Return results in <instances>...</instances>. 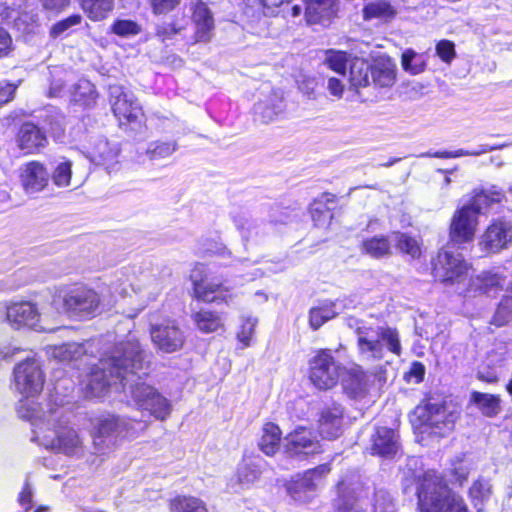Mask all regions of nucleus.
<instances>
[{
    "instance_id": "obj_1",
    "label": "nucleus",
    "mask_w": 512,
    "mask_h": 512,
    "mask_svg": "<svg viewBox=\"0 0 512 512\" xmlns=\"http://www.w3.org/2000/svg\"><path fill=\"white\" fill-rule=\"evenodd\" d=\"M148 368L149 354L135 335L129 334L92 367L87 383L90 396L102 397L110 386L121 385L140 410L164 421L170 416L172 405L154 387L141 381Z\"/></svg>"
},
{
    "instance_id": "obj_2",
    "label": "nucleus",
    "mask_w": 512,
    "mask_h": 512,
    "mask_svg": "<svg viewBox=\"0 0 512 512\" xmlns=\"http://www.w3.org/2000/svg\"><path fill=\"white\" fill-rule=\"evenodd\" d=\"M359 359L369 365L385 360L388 354L400 356L402 347L399 332L387 325L360 326L356 329Z\"/></svg>"
},
{
    "instance_id": "obj_3",
    "label": "nucleus",
    "mask_w": 512,
    "mask_h": 512,
    "mask_svg": "<svg viewBox=\"0 0 512 512\" xmlns=\"http://www.w3.org/2000/svg\"><path fill=\"white\" fill-rule=\"evenodd\" d=\"M31 402L23 403L19 408V416L30 421L47 422L48 426L54 429V437L46 439L44 445L47 448L66 455L79 456L83 453V443L77 432L70 427H64L60 424V418L63 416V408L51 407L49 410L39 414L38 409Z\"/></svg>"
},
{
    "instance_id": "obj_4",
    "label": "nucleus",
    "mask_w": 512,
    "mask_h": 512,
    "mask_svg": "<svg viewBox=\"0 0 512 512\" xmlns=\"http://www.w3.org/2000/svg\"><path fill=\"white\" fill-rule=\"evenodd\" d=\"M417 497L420 512H466L463 499L434 470L426 471L419 478Z\"/></svg>"
},
{
    "instance_id": "obj_5",
    "label": "nucleus",
    "mask_w": 512,
    "mask_h": 512,
    "mask_svg": "<svg viewBox=\"0 0 512 512\" xmlns=\"http://www.w3.org/2000/svg\"><path fill=\"white\" fill-rule=\"evenodd\" d=\"M56 297L61 300L64 313L72 319L88 320L100 313V294L85 284L64 286L58 290Z\"/></svg>"
},
{
    "instance_id": "obj_6",
    "label": "nucleus",
    "mask_w": 512,
    "mask_h": 512,
    "mask_svg": "<svg viewBox=\"0 0 512 512\" xmlns=\"http://www.w3.org/2000/svg\"><path fill=\"white\" fill-rule=\"evenodd\" d=\"M147 428V422L110 415L101 418L93 435L95 453L104 454L114 447L118 440L138 436Z\"/></svg>"
},
{
    "instance_id": "obj_7",
    "label": "nucleus",
    "mask_w": 512,
    "mask_h": 512,
    "mask_svg": "<svg viewBox=\"0 0 512 512\" xmlns=\"http://www.w3.org/2000/svg\"><path fill=\"white\" fill-rule=\"evenodd\" d=\"M14 380L16 389L26 396L25 400L20 401L18 408H20L23 403L29 401L38 409L39 414L43 413L45 410H43L38 403L29 399L30 397L38 395L43 389L44 375L39 361L34 357H28L20 362L14 368ZM17 411L19 412V409H17Z\"/></svg>"
},
{
    "instance_id": "obj_8",
    "label": "nucleus",
    "mask_w": 512,
    "mask_h": 512,
    "mask_svg": "<svg viewBox=\"0 0 512 512\" xmlns=\"http://www.w3.org/2000/svg\"><path fill=\"white\" fill-rule=\"evenodd\" d=\"M109 97L120 126H131V130H139L143 124V112L134 95L121 85L113 84L109 86Z\"/></svg>"
},
{
    "instance_id": "obj_9",
    "label": "nucleus",
    "mask_w": 512,
    "mask_h": 512,
    "mask_svg": "<svg viewBox=\"0 0 512 512\" xmlns=\"http://www.w3.org/2000/svg\"><path fill=\"white\" fill-rule=\"evenodd\" d=\"M468 270L469 265L460 253L441 249L432 259L434 278L446 285L464 281Z\"/></svg>"
},
{
    "instance_id": "obj_10",
    "label": "nucleus",
    "mask_w": 512,
    "mask_h": 512,
    "mask_svg": "<svg viewBox=\"0 0 512 512\" xmlns=\"http://www.w3.org/2000/svg\"><path fill=\"white\" fill-rule=\"evenodd\" d=\"M341 365L335 361L329 350H320L310 361L309 378L319 390H329L337 385Z\"/></svg>"
},
{
    "instance_id": "obj_11",
    "label": "nucleus",
    "mask_w": 512,
    "mask_h": 512,
    "mask_svg": "<svg viewBox=\"0 0 512 512\" xmlns=\"http://www.w3.org/2000/svg\"><path fill=\"white\" fill-rule=\"evenodd\" d=\"M416 414L421 425L431 434L445 436L454 427L456 415L448 412L446 407L438 403H427L423 407H417Z\"/></svg>"
},
{
    "instance_id": "obj_12",
    "label": "nucleus",
    "mask_w": 512,
    "mask_h": 512,
    "mask_svg": "<svg viewBox=\"0 0 512 512\" xmlns=\"http://www.w3.org/2000/svg\"><path fill=\"white\" fill-rule=\"evenodd\" d=\"M150 336L154 346L164 353L181 350L185 344V334L175 321L167 320L150 327Z\"/></svg>"
},
{
    "instance_id": "obj_13",
    "label": "nucleus",
    "mask_w": 512,
    "mask_h": 512,
    "mask_svg": "<svg viewBox=\"0 0 512 512\" xmlns=\"http://www.w3.org/2000/svg\"><path fill=\"white\" fill-rule=\"evenodd\" d=\"M478 225V215L473 208L463 205L457 209L449 226V239L457 244L471 242L474 239Z\"/></svg>"
},
{
    "instance_id": "obj_14",
    "label": "nucleus",
    "mask_w": 512,
    "mask_h": 512,
    "mask_svg": "<svg viewBox=\"0 0 512 512\" xmlns=\"http://www.w3.org/2000/svg\"><path fill=\"white\" fill-rule=\"evenodd\" d=\"M321 445L313 431L298 427L284 438V453L288 457H304L319 453Z\"/></svg>"
},
{
    "instance_id": "obj_15",
    "label": "nucleus",
    "mask_w": 512,
    "mask_h": 512,
    "mask_svg": "<svg viewBox=\"0 0 512 512\" xmlns=\"http://www.w3.org/2000/svg\"><path fill=\"white\" fill-rule=\"evenodd\" d=\"M512 243V223L505 219L493 221L481 236L480 245L489 253L506 249Z\"/></svg>"
},
{
    "instance_id": "obj_16",
    "label": "nucleus",
    "mask_w": 512,
    "mask_h": 512,
    "mask_svg": "<svg viewBox=\"0 0 512 512\" xmlns=\"http://www.w3.org/2000/svg\"><path fill=\"white\" fill-rule=\"evenodd\" d=\"M204 266L197 264L190 273V279L193 283L194 295L205 302H214L221 300L228 303L232 299L229 289L222 284L209 283L204 285L203 281Z\"/></svg>"
},
{
    "instance_id": "obj_17",
    "label": "nucleus",
    "mask_w": 512,
    "mask_h": 512,
    "mask_svg": "<svg viewBox=\"0 0 512 512\" xmlns=\"http://www.w3.org/2000/svg\"><path fill=\"white\" fill-rule=\"evenodd\" d=\"M192 21L195 25V41L208 42L215 28L213 13L202 0L191 2Z\"/></svg>"
},
{
    "instance_id": "obj_18",
    "label": "nucleus",
    "mask_w": 512,
    "mask_h": 512,
    "mask_svg": "<svg viewBox=\"0 0 512 512\" xmlns=\"http://www.w3.org/2000/svg\"><path fill=\"white\" fill-rule=\"evenodd\" d=\"M331 468L328 464H322L314 469L306 471L296 481L288 487V492L298 501H305L306 497L303 492L314 491L321 484L322 478L330 472Z\"/></svg>"
},
{
    "instance_id": "obj_19",
    "label": "nucleus",
    "mask_w": 512,
    "mask_h": 512,
    "mask_svg": "<svg viewBox=\"0 0 512 512\" xmlns=\"http://www.w3.org/2000/svg\"><path fill=\"white\" fill-rule=\"evenodd\" d=\"M119 152L116 144H111L106 138L101 137L93 143L88 157L96 165L104 166L110 173L117 169Z\"/></svg>"
},
{
    "instance_id": "obj_20",
    "label": "nucleus",
    "mask_w": 512,
    "mask_h": 512,
    "mask_svg": "<svg viewBox=\"0 0 512 512\" xmlns=\"http://www.w3.org/2000/svg\"><path fill=\"white\" fill-rule=\"evenodd\" d=\"M20 177L22 186L28 194L42 191L48 185L49 181V174L46 168L37 161L25 164Z\"/></svg>"
},
{
    "instance_id": "obj_21",
    "label": "nucleus",
    "mask_w": 512,
    "mask_h": 512,
    "mask_svg": "<svg viewBox=\"0 0 512 512\" xmlns=\"http://www.w3.org/2000/svg\"><path fill=\"white\" fill-rule=\"evenodd\" d=\"M337 11L338 0H306L305 18L308 24L326 25Z\"/></svg>"
},
{
    "instance_id": "obj_22",
    "label": "nucleus",
    "mask_w": 512,
    "mask_h": 512,
    "mask_svg": "<svg viewBox=\"0 0 512 512\" xmlns=\"http://www.w3.org/2000/svg\"><path fill=\"white\" fill-rule=\"evenodd\" d=\"M343 409L339 404L323 408L319 420L320 434L327 439L337 438L342 432Z\"/></svg>"
},
{
    "instance_id": "obj_23",
    "label": "nucleus",
    "mask_w": 512,
    "mask_h": 512,
    "mask_svg": "<svg viewBox=\"0 0 512 512\" xmlns=\"http://www.w3.org/2000/svg\"><path fill=\"white\" fill-rule=\"evenodd\" d=\"M371 450L380 456H392L399 449L398 435L387 427H377L371 435Z\"/></svg>"
},
{
    "instance_id": "obj_24",
    "label": "nucleus",
    "mask_w": 512,
    "mask_h": 512,
    "mask_svg": "<svg viewBox=\"0 0 512 512\" xmlns=\"http://www.w3.org/2000/svg\"><path fill=\"white\" fill-rule=\"evenodd\" d=\"M344 393L351 399L364 398L369 390L367 374L357 366L350 369L342 381Z\"/></svg>"
},
{
    "instance_id": "obj_25",
    "label": "nucleus",
    "mask_w": 512,
    "mask_h": 512,
    "mask_svg": "<svg viewBox=\"0 0 512 512\" xmlns=\"http://www.w3.org/2000/svg\"><path fill=\"white\" fill-rule=\"evenodd\" d=\"M18 146L27 153H33L45 147L47 138L44 132L32 123H24L17 135Z\"/></svg>"
},
{
    "instance_id": "obj_26",
    "label": "nucleus",
    "mask_w": 512,
    "mask_h": 512,
    "mask_svg": "<svg viewBox=\"0 0 512 512\" xmlns=\"http://www.w3.org/2000/svg\"><path fill=\"white\" fill-rule=\"evenodd\" d=\"M283 111V98L276 93L259 100L254 106L255 119L264 124L274 121Z\"/></svg>"
},
{
    "instance_id": "obj_27",
    "label": "nucleus",
    "mask_w": 512,
    "mask_h": 512,
    "mask_svg": "<svg viewBox=\"0 0 512 512\" xmlns=\"http://www.w3.org/2000/svg\"><path fill=\"white\" fill-rule=\"evenodd\" d=\"M503 283L504 278L500 274L482 272L471 279L467 290L473 295L486 294L487 296H492L502 288Z\"/></svg>"
},
{
    "instance_id": "obj_28",
    "label": "nucleus",
    "mask_w": 512,
    "mask_h": 512,
    "mask_svg": "<svg viewBox=\"0 0 512 512\" xmlns=\"http://www.w3.org/2000/svg\"><path fill=\"white\" fill-rule=\"evenodd\" d=\"M40 313L31 302H19L7 308V320L17 325L35 326L39 321Z\"/></svg>"
},
{
    "instance_id": "obj_29",
    "label": "nucleus",
    "mask_w": 512,
    "mask_h": 512,
    "mask_svg": "<svg viewBox=\"0 0 512 512\" xmlns=\"http://www.w3.org/2000/svg\"><path fill=\"white\" fill-rule=\"evenodd\" d=\"M373 82L380 87H390L396 80V65L390 58L380 57L371 65Z\"/></svg>"
},
{
    "instance_id": "obj_30",
    "label": "nucleus",
    "mask_w": 512,
    "mask_h": 512,
    "mask_svg": "<svg viewBox=\"0 0 512 512\" xmlns=\"http://www.w3.org/2000/svg\"><path fill=\"white\" fill-rule=\"evenodd\" d=\"M362 13L366 21L380 19L388 22L395 18L397 11L388 0H373L364 5Z\"/></svg>"
},
{
    "instance_id": "obj_31",
    "label": "nucleus",
    "mask_w": 512,
    "mask_h": 512,
    "mask_svg": "<svg viewBox=\"0 0 512 512\" xmlns=\"http://www.w3.org/2000/svg\"><path fill=\"white\" fill-rule=\"evenodd\" d=\"M188 26V19L185 15H174L169 21H164L155 26V35L162 42L171 40L180 35Z\"/></svg>"
},
{
    "instance_id": "obj_32",
    "label": "nucleus",
    "mask_w": 512,
    "mask_h": 512,
    "mask_svg": "<svg viewBox=\"0 0 512 512\" xmlns=\"http://www.w3.org/2000/svg\"><path fill=\"white\" fill-rule=\"evenodd\" d=\"M262 436L259 441L260 450L267 456H273L279 449L281 441V430L274 423H266L262 429Z\"/></svg>"
},
{
    "instance_id": "obj_33",
    "label": "nucleus",
    "mask_w": 512,
    "mask_h": 512,
    "mask_svg": "<svg viewBox=\"0 0 512 512\" xmlns=\"http://www.w3.org/2000/svg\"><path fill=\"white\" fill-rule=\"evenodd\" d=\"M371 65L364 59L355 58L350 64V84L362 88L370 84Z\"/></svg>"
},
{
    "instance_id": "obj_34",
    "label": "nucleus",
    "mask_w": 512,
    "mask_h": 512,
    "mask_svg": "<svg viewBox=\"0 0 512 512\" xmlns=\"http://www.w3.org/2000/svg\"><path fill=\"white\" fill-rule=\"evenodd\" d=\"M81 7L92 21L105 19L113 10L114 0H80Z\"/></svg>"
},
{
    "instance_id": "obj_35",
    "label": "nucleus",
    "mask_w": 512,
    "mask_h": 512,
    "mask_svg": "<svg viewBox=\"0 0 512 512\" xmlns=\"http://www.w3.org/2000/svg\"><path fill=\"white\" fill-rule=\"evenodd\" d=\"M362 251L376 259L391 255V244L386 236H374L363 240Z\"/></svg>"
},
{
    "instance_id": "obj_36",
    "label": "nucleus",
    "mask_w": 512,
    "mask_h": 512,
    "mask_svg": "<svg viewBox=\"0 0 512 512\" xmlns=\"http://www.w3.org/2000/svg\"><path fill=\"white\" fill-rule=\"evenodd\" d=\"M502 197L503 194L500 190H482L477 192L466 206L473 208L474 212L479 216L484 213L492 203L500 202Z\"/></svg>"
},
{
    "instance_id": "obj_37",
    "label": "nucleus",
    "mask_w": 512,
    "mask_h": 512,
    "mask_svg": "<svg viewBox=\"0 0 512 512\" xmlns=\"http://www.w3.org/2000/svg\"><path fill=\"white\" fill-rule=\"evenodd\" d=\"M471 401L487 417H493L501 410L499 397L492 394L474 391L471 394Z\"/></svg>"
},
{
    "instance_id": "obj_38",
    "label": "nucleus",
    "mask_w": 512,
    "mask_h": 512,
    "mask_svg": "<svg viewBox=\"0 0 512 512\" xmlns=\"http://www.w3.org/2000/svg\"><path fill=\"white\" fill-rule=\"evenodd\" d=\"M393 241L395 247L412 259H418L421 256V246L419 241L408 233L393 232Z\"/></svg>"
},
{
    "instance_id": "obj_39",
    "label": "nucleus",
    "mask_w": 512,
    "mask_h": 512,
    "mask_svg": "<svg viewBox=\"0 0 512 512\" xmlns=\"http://www.w3.org/2000/svg\"><path fill=\"white\" fill-rule=\"evenodd\" d=\"M71 95L74 102L86 107L91 106L97 97L95 86L86 79H80L73 85Z\"/></svg>"
},
{
    "instance_id": "obj_40",
    "label": "nucleus",
    "mask_w": 512,
    "mask_h": 512,
    "mask_svg": "<svg viewBox=\"0 0 512 512\" xmlns=\"http://www.w3.org/2000/svg\"><path fill=\"white\" fill-rule=\"evenodd\" d=\"M333 302H327L309 311V325L313 330L319 329L325 322L333 319L338 314Z\"/></svg>"
},
{
    "instance_id": "obj_41",
    "label": "nucleus",
    "mask_w": 512,
    "mask_h": 512,
    "mask_svg": "<svg viewBox=\"0 0 512 512\" xmlns=\"http://www.w3.org/2000/svg\"><path fill=\"white\" fill-rule=\"evenodd\" d=\"M197 328L203 333H211L222 327L220 316L212 311L200 310L193 315Z\"/></svg>"
},
{
    "instance_id": "obj_42",
    "label": "nucleus",
    "mask_w": 512,
    "mask_h": 512,
    "mask_svg": "<svg viewBox=\"0 0 512 512\" xmlns=\"http://www.w3.org/2000/svg\"><path fill=\"white\" fill-rule=\"evenodd\" d=\"M505 145H499V146H488V145H482L480 150H473V151H467L464 149H458L455 151H437L435 153L425 152L419 155V157H435V158H458L462 156H479L483 153L495 150V149H501Z\"/></svg>"
},
{
    "instance_id": "obj_43",
    "label": "nucleus",
    "mask_w": 512,
    "mask_h": 512,
    "mask_svg": "<svg viewBox=\"0 0 512 512\" xmlns=\"http://www.w3.org/2000/svg\"><path fill=\"white\" fill-rule=\"evenodd\" d=\"M512 320V281L507 289L505 296L499 303L493 316L492 323L497 326H503Z\"/></svg>"
},
{
    "instance_id": "obj_44",
    "label": "nucleus",
    "mask_w": 512,
    "mask_h": 512,
    "mask_svg": "<svg viewBox=\"0 0 512 512\" xmlns=\"http://www.w3.org/2000/svg\"><path fill=\"white\" fill-rule=\"evenodd\" d=\"M171 512H208L204 502L196 497H177L171 502Z\"/></svg>"
},
{
    "instance_id": "obj_45",
    "label": "nucleus",
    "mask_w": 512,
    "mask_h": 512,
    "mask_svg": "<svg viewBox=\"0 0 512 512\" xmlns=\"http://www.w3.org/2000/svg\"><path fill=\"white\" fill-rule=\"evenodd\" d=\"M52 181L58 187H67L70 185L72 177V162L66 158H61L56 162L52 173Z\"/></svg>"
},
{
    "instance_id": "obj_46",
    "label": "nucleus",
    "mask_w": 512,
    "mask_h": 512,
    "mask_svg": "<svg viewBox=\"0 0 512 512\" xmlns=\"http://www.w3.org/2000/svg\"><path fill=\"white\" fill-rule=\"evenodd\" d=\"M401 64L403 69L412 75L422 73L426 67L424 58L411 49H407L403 52Z\"/></svg>"
},
{
    "instance_id": "obj_47",
    "label": "nucleus",
    "mask_w": 512,
    "mask_h": 512,
    "mask_svg": "<svg viewBox=\"0 0 512 512\" xmlns=\"http://www.w3.org/2000/svg\"><path fill=\"white\" fill-rule=\"evenodd\" d=\"M347 63L348 54L346 52L333 50L327 51L324 64L343 77L345 76Z\"/></svg>"
},
{
    "instance_id": "obj_48",
    "label": "nucleus",
    "mask_w": 512,
    "mask_h": 512,
    "mask_svg": "<svg viewBox=\"0 0 512 512\" xmlns=\"http://www.w3.org/2000/svg\"><path fill=\"white\" fill-rule=\"evenodd\" d=\"M84 353L82 344L72 342L55 347L53 356L60 361H71L79 358Z\"/></svg>"
},
{
    "instance_id": "obj_49",
    "label": "nucleus",
    "mask_w": 512,
    "mask_h": 512,
    "mask_svg": "<svg viewBox=\"0 0 512 512\" xmlns=\"http://www.w3.org/2000/svg\"><path fill=\"white\" fill-rule=\"evenodd\" d=\"M111 31L120 37H131L141 32V26L133 20L118 19L111 26Z\"/></svg>"
},
{
    "instance_id": "obj_50",
    "label": "nucleus",
    "mask_w": 512,
    "mask_h": 512,
    "mask_svg": "<svg viewBox=\"0 0 512 512\" xmlns=\"http://www.w3.org/2000/svg\"><path fill=\"white\" fill-rule=\"evenodd\" d=\"M261 471L256 462H246L239 466L237 470V479L240 484L249 485L255 482Z\"/></svg>"
},
{
    "instance_id": "obj_51",
    "label": "nucleus",
    "mask_w": 512,
    "mask_h": 512,
    "mask_svg": "<svg viewBox=\"0 0 512 512\" xmlns=\"http://www.w3.org/2000/svg\"><path fill=\"white\" fill-rule=\"evenodd\" d=\"M176 150L175 144L171 142H155L147 149L151 160L162 159L170 156Z\"/></svg>"
},
{
    "instance_id": "obj_52",
    "label": "nucleus",
    "mask_w": 512,
    "mask_h": 512,
    "mask_svg": "<svg viewBox=\"0 0 512 512\" xmlns=\"http://www.w3.org/2000/svg\"><path fill=\"white\" fill-rule=\"evenodd\" d=\"M182 0H148L151 11L156 16L167 15L174 11Z\"/></svg>"
},
{
    "instance_id": "obj_53",
    "label": "nucleus",
    "mask_w": 512,
    "mask_h": 512,
    "mask_svg": "<svg viewBox=\"0 0 512 512\" xmlns=\"http://www.w3.org/2000/svg\"><path fill=\"white\" fill-rule=\"evenodd\" d=\"M436 55L445 63L450 64L456 58L455 44L450 40H440L435 46Z\"/></svg>"
},
{
    "instance_id": "obj_54",
    "label": "nucleus",
    "mask_w": 512,
    "mask_h": 512,
    "mask_svg": "<svg viewBox=\"0 0 512 512\" xmlns=\"http://www.w3.org/2000/svg\"><path fill=\"white\" fill-rule=\"evenodd\" d=\"M237 228L246 242L255 239L259 235V225L252 219H239L237 221Z\"/></svg>"
},
{
    "instance_id": "obj_55",
    "label": "nucleus",
    "mask_w": 512,
    "mask_h": 512,
    "mask_svg": "<svg viewBox=\"0 0 512 512\" xmlns=\"http://www.w3.org/2000/svg\"><path fill=\"white\" fill-rule=\"evenodd\" d=\"M374 512H395V504L388 492L379 490L375 493Z\"/></svg>"
},
{
    "instance_id": "obj_56",
    "label": "nucleus",
    "mask_w": 512,
    "mask_h": 512,
    "mask_svg": "<svg viewBox=\"0 0 512 512\" xmlns=\"http://www.w3.org/2000/svg\"><path fill=\"white\" fill-rule=\"evenodd\" d=\"M256 324L257 319L249 317L244 319L240 326L237 338L245 347L250 345V339L254 333Z\"/></svg>"
},
{
    "instance_id": "obj_57",
    "label": "nucleus",
    "mask_w": 512,
    "mask_h": 512,
    "mask_svg": "<svg viewBox=\"0 0 512 512\" xmlns=\"http://www.w3.org/2000/svg\"><path fill=\"white\" fill-rule=\"evenodd\" d=\"M81 16L79 14H75L69 16L68 18L61 20L54 24L51 28L50 34L52 37L56 38L62 35L64 32L69 30L71 27L80 24Z\"/></svg>"
},
{
    "instance_id": "obj_58",
    "label": "nucleus",
    "mask_w": 512,
    "mask_h": 512,
    "mask_svg": "<svg viewBox=\"0 0 512 512\" xmlns=\"http://www.w3.org/2000/svg\"><path fill=\"white\" fill-rule=\"evenodd\" d=\"M491 485L486 480H478L470 488V494L473 498L484 499L490 495Z\"/></svg>"
},
{
    "instance_id": "obj_59",
    "label": "nucleus",
    "mask_w": 512,
    "mask_h": 512,
    "mask_svg": "<svg viewBox=\"0 0 512 512\" xmlns=\"http://www.w3.org/2000/svg\"><path fill=\"white\" fill-rule=\"evenodd\" d=\"M335 202V196L331 193H323L317 200L313 202L311 205V217L313 221H318L316 219V213L320 211V207H328L327 205Z\"/></svg>"
},
{
    "instance_id": "obj_60",
    "label": "nucleus",
    "mask_w": 512,
    "mask_h": 512,
    "mask_svg": "<svg viewBox=\"0 0 512 512\" xmlns=\"http://www.w3.org/2000/svg\"><path fill=\"white\" fill-rule=\"evenodd\" d=\"M288 1L289 0H259L263 8V14L265 16L275 15L277 12V8H279L283 3Z\"/></svg>"
},
{
    "instance_id": "obj_61",
    "label": "nucleus",
    "mask_w": 512,
    "mask_h": 512,
    "mask_svg": "<svg viewBox=\"0 0 512 512\" xmlns=\"http://www.w3.org/2000/svg\"><path fill=\"white\" fill-rule=\"evenodd\" d=\"M15 92V86L0 81V107L12 100Z\"/></svg>"
},
{
    "instance_id": "obj_62",
    "label": "nucleus",
    "mask_w": 512,
    "mask_h": 512,
    "mask_svg": "<svg viewBox=\"0 0 512 512\" xmlns=\"http://www.w3.org/2000/svg\"><path fill=\"white\" fill-rule=\"evenodd\" d=\"M344 84L342 80L330 77L327 82V89L329 93L337 98H341L344 92Z\"/></svg>"
},
{
    "instance_id": "obj_63",
    "label": "nucleus",
    "mask_w": 512,
    "mask_h": 512,
    "mask_svg": "<svg viewBox=\"0 0 512 512\" xmlns=\"http://www.w3.org/2000/svg\"><path fill=\"white\" fill-rule=\"evenodd\" d=\"M12 47V38L7 31L0 28V57L6 56Z\"/></svg>"
},
{
    "instance_id": "obj_64",
    "label": "nucleus",
    "mask_w": 512,
    "mask_h": 512,
    "mask_svg": "<svg viewBox=\"0 0 512 512\" xmlns=\"http://www.w3.org/2000/svg\"><path fill=\"white\" fill-rule=\"evenodd\" d=\"M19 502L26 509H29L31 507L32 491L28 483L25 484V487L23 488L20 494Z\"/></svg>"
}]
</instances>
